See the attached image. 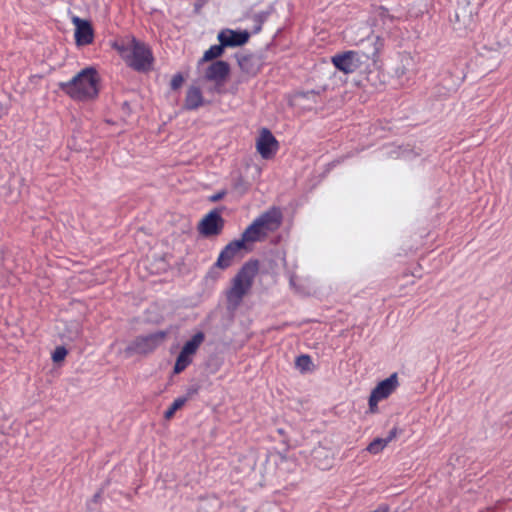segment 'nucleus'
Listing matches in <instances>:
<instances>
[{
	"instance_id": "obj_5",
	"label": "nucleus",
	"mask_w": 512,
	"mask_h": 512,
	"mask_svg": "<svg viewBox=\"0 0 512 512\" xmlns=\"http://www.w3.org/2000/svg\"><path fill=\"white\" fill-rule=\"evenodd\" d=\"M399 386L397 373L391 374L388 378L380 381L371 391L368 400L369 412H378V403L392 395Z\"/></svg>"
},
{
	"instance_id": "obj_9",
	"label": "nucleus",
	"mask_w": 512,
	"mask_h": 512,
	"mask_svg": "<svg viewBox=\"0 0 512 512\" xmlns=\"http://www.w3.org/2000/svg\"><path fill=\"white\" fill-rule=\"evenodd\" d=\"M224 225V220L217 210L210 211L199 223L198 230L204 236L218 235Z\"/></svg>"
},
{
	"instance_id": "obj_3",
	"label": "nucleus",
	"mask_w": 512,
	"mask_h": 512,
	"mask_svg": "<svg viewBox=\"0 0 512 512\" xmlns=\"http://www.w3.org/2000/svg\"><path fill=\"white\" fill-rule=\"evenodd\" d=\"M257 271L258 265L256 262H248L242 266L227 292V302L230 306L235 308L241 303L243 297L252 287Z\"/></svg>"
},
{
	"instance_id": "obj_24",
	"label": "nucleus",
	"mask_w": 512,
	"mask_h": 512,
	"mask_svg": "<svg viewBox=\"0 0 512 512\" xmlns=\"http://www.w3.org/2000/svg\"><path fill=\"white\" fill-rule=\"evenodd\" d=\"M396 434V429H393L389 432L388 437L384 438V440L387 441V444H389L396 437Z\"/></svg>"
},
{
	"instance_id": "obj_6",
	"label": "nucleus",
	"mask_w": 512,
	"mask_h": 512,
	"mask_svg": "<svg viewBox=\"0 0 512 512\" xmlns=\"http://www.w3.org/2000/svg\"><path fill=\"white\" fill-rule=\"evenodd\" d=\"M204 338V334L202 332H198L184 344L174 365L175 374L181 373L192 363L193 357L200 345L203 343Z\"/></svg>"
},
{
	"instance_id": "obj_23",
	"label": "nucleus",
	"mask_w": 512,
	"mask_h": 512,
	"mask_svg": "<svg viewBox=\"0 0 512 512\" xmlns=\"http://www.w3.org/2000/svg\"><path fill=\"white\" fill-rule=\"evenodd\" d=\"M183 81L184 79L181 74L174 75L171 80V88L178 89L182 85Z\"/></svg>"
},
{
	"instance_id": "obj_7",
	"label": "nucleus",
	"mask_w": 512,
	"mask_h": 512,
	"mask_svg": "<svg viewBox=\"0 0 512 512\" xmlns=\"http://www.w3.org/2000/svg\"><path fill=\"white\" fill-rule=\"evenodd\" d=\"M167 333L158 331L146 336L137 337L128 347L129 353H148L158 347L166 338Z\"/></svg>"
},
{
	"instance_id": "obj_12",
	"label": "nucleus",
	"mask_w": 512,
	"mask_h": 512,
	"mask_svg": "<svg viewBox=\"0 0 512 512\" xmlns=\"http://www.w3.org/2000/svg\"><path fill=\"white\" fill-rule=\"evenodd\" d=\"M217 39L222 46L225 47H238L244 45L249 39L247 31H234L231 29H224L219 32Z\"/></svg>"
},
{
	"instance_id": "obj_20",
	"label": "nucleus",
	"mask_w": 512,
	"mask_h": 512,
	"mask_svg": "<svg viewBox=\"0 0 512 512\" xmlns=\"http://www.w3.org/2000/svg\"><path fill=\"white\" fill-rule=\"evenodd\" d=\"M296 367L299 370H301L302 372L311 370V367H312L311 358L308 355H301V356L297 357Z\"/></svg>"
},
{
	"instance_id": "obj_26",
	"label": "nucleus",
	"mask_w": 512,
	"mask_h": 512,
	"mask_svg": "<svg viewBox=\"0 0 512 512\" xmlns=\"http://www.w3.org/2000/svg\"><path fill=\"white\" fill-rule=\"evenodd\" d=\"M4 111H3V108L0 107V117L3 115Z\"/></svg>"
},
{
	"instance_id": "obj_16",
	"label": "nucleus",
	"mask_w": 512,
	"mask_h": 512,
	"mask_svg": "<svg viewBox=\"0 0 512 512\" xmlns=\"http://www.w3.org/2000/svg\"><path fill=\"white\" fill-rule=\"evenodd\" d=\"M204 98L199 87L192 86L188 89L185 99L187 109H197L203 105Z\"/></svg>"
},
{
	"instance_id": "obj_15",
	"label": "nucleus",
	"mask_w": 512,
	"mask_h": 512,
	"mask_svg": "<svg viewBox=\"0 0 512 512\" xmlns=\"http://www.w3.org/2000/svg\"><path fill=\"white\" fill-rule=\"evenodd\" d=\"M267 236L260 229V227L253 221L242 233L240 240H243V244L246 246L248 243H255L263 241Z\"/></svg>"
},
{
	"instance_id": "obj_18",
	"label": "nucleus",
	"mask_w": 512,
	"mask_h": 512,
	"mask_svg": "<svg viewBox=\"0 0 512 512\" xmlns=\"http://www.w3.org/2000/svg\"><path fill=\"white\" fill-rule=\"evenodd\" d=\"M186 401H187V398H185V397H179V398L175 399L173 401V403L171 404V406L165 412V418L166 419L172 418L173 415L175 414V412L184 406Z\"/></svg>"
},
{
	"instance_id": "obj_8",
	"label": "nucleus",
	"mask_w": 512,
	"mask_h": 512,
	"mask_svg": "<svg viewBox=\"0 0 512 512\" xmlns=\"http://www.w3.org/2000/svg\"><path fill=\"white\" fill-rule=\"evenodd\" d=\"M282 212L277 207H272L259 215L254 221L266 236L279 229L282 223Z\"/></svg>"
},
{
	"instance_id": "obj_17",
	"label": "nucleus",
	"mask_w": 512,
	"mask_h": 512,
	"mask_svg": "<svg viewBox=\"0 0 512 512\" xmlns=\"http://www.w3.org/2000/svg\"><path fill=\"white\" fill-rule=\"evenodd\" d=\"M224 52V46L222 43L219 45H213L208 50H206L203 54V57L200 59L199 64L211 61L220 57Z\"/></svg>"
},
{
	"instance_id": "obj_1",
	"label": "nucleus",
	"mask_w": 512,
	"mask_h": 512,
	"mask_svg": "<svg viewBox=\"0 0 512 512\" xmlns=\"http://www.w3.org/2000/svg\"><path fill=\"white\" fill-rule=\"evenodd\" d=\"M99 76L92 67L81 70L71 80L59 83L60 89L74 100L95 98L99 92Z\"/></svg>"
},
{
	"instance_id": "obj_10",
	"label": "nucleus",
	"mask_w": 512,
	"mask_h": 512,
	"mask_svg": "<svg viewBox=\"0 0 512 512\" xmlns=\"http://www.w3.org/2000/svg\"><path fill=\"white\" fill-rule=\"evenodd\" d=\"M246 246L243 240L237 239L227 244L220 252L215 266L221 269H226L231 266L233 260L241 253Z\"/></svg>"
},
{
	"instance_id": "obj_13",
	"label": "nucleus",
	"mask_w": 512,
	"mask_h": 512,
	"mask_svg": "<svg viewBox=\"0 0 512 512\" xmlns=\"http://www.w3.org/2000/svg\"><path fill=\"white\" fill-rule=\"evenodd\" d=\"M72 23L75 26V40L78 45H88L93 41V29L91 24L77 16L72 17Z\"/></svg>"
},
{
	"instance_id": "obj_4",
	"label": "nucleus",
	"mask_w": 512,
	"mask_h": 512,
	"mask_svg": "<svg viewBox=\"0 0 512 512\" xmlns=\"http://www.w3.org/2000/svg\"><path fill=\"white\" fill-rule=\"evenodd\" d=\"M368 60V55L361 51H346L335 54L331 61L333 65L345 74H351L360 69Z\"/></svg>"
},
{
	"instance_id": "obj_22",
	"label": "nucleus",
	"mask_w": 512,
	"mask_h": 512,
	"mask_svg": "<svg viewBox=\"0 0 512 512\" xmlns=\"http://www.w3.org/2000/svg\"><path fill=\"white\" fill-rule=\"evenodd\" d=\"M67 355V350L64 347H57L52 354V359L54 362H60L64 360Z\"/></svg>"
},
{
	"instance_id": "obj_14",
	"label": "nucleus",
	"mask_w": 512,
	"mask_h": 512,
	"mask_svg": "<svg viewBox=\"0 0 512 512\" xmlns=\"http://www.w3.org/2000/svg\"><path fill=\"white\" fill-rule=\"evenodd\" d=\"M230 68L227 62L218 60L208 66L205 78L217 84H222L229 74Z\"/></svg>"
},
{
	"instance_id": "obj_25",
	"label": "nucleus",
	"mask_w": 512,
	"mask_h": 512,
	"mask_svg": "<svg viewBox=\"0 0 512 512\" xmlns=\"http://www.w3.org/2000/svg\"><path fill=\"white\" fill-rule=\"evenodd\" d=\"M224 195H225V192L222 191V192H219V193L211 196L210 199H211V201L215 202V201H218V200L222 199Z\"/></svg>"
},
{
	"instance_id": "obj_2",
	"label": "nucleus",
	"mask_w": 512,
	"mask_h": 512,
	"mask_svg": "<svg viewBox=\"0 0 512 512\" xmlns=\"http://www.w3.org/2000/svg\"><path fill=\"white\" fill-rule=\"evenodd\" d=\"M114 48L128 66L137 71H147L151 68L153 56L150 49L135 38H127L116 42Z\"/></svg>"
},
{
	"instance_id": "obj_19",
	"label": "nucleus",
	"mask_w": 512,
	"mask_h": 512,
	"mask_svg": "<svg viewBox=\"0 0 512 512\" xmlns=\"http://www.w3.org/2000/svg\"><path fill=\"white\" fill-rule=\"evenodd\" d=\"M387 445V441H385L384 438H376L367 446V451L371 454H378Z\"/></svg>"
},
{
	"instance_id": "obj_21",
	"label": "nucleus",
	"mask_w": 512,
	"mask_h": 512,
	"mask_svg": "<svg viewBox=\"0 0 512 512\" xmlns=\"http://www.w3.org/2000/svg\"><path fill=\"white\" fill-rule=\"evenodd\" d=\"M251 60H252L251 57H248V56L241 57L238 60V64H239L241 70H243L246 73H254L255 70L250 67Z\"/></svg>"
},
{
	"instance_id": "obj_11",
	"label": "nucleus",
	"mask_w": 512,
	"mask_h": 512,
	"mask_svg": "<svg viewBox=\"0 0 512 512\" xmlns=\"http://www.w3.org/2000/svg\"><path fill=\"white\" fill-rule=\"evenodd\" d=\"M257 151L264 159L271 158L278 149V142L268 129H262L256 143Z\"/></svg>"
}]
</instances>
